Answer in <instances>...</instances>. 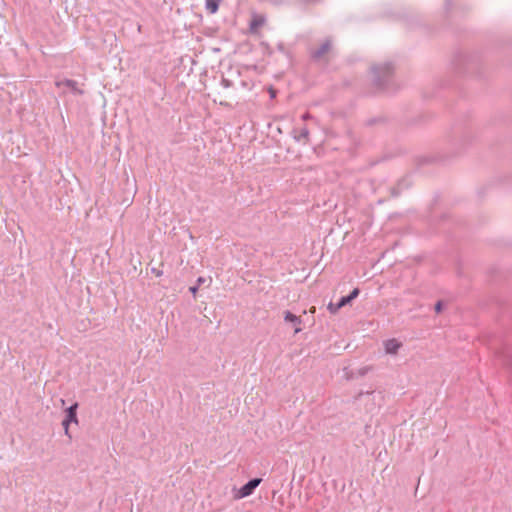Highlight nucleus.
I'll return each instance as SVG.
<instances>
[{
    "label": "nucleus",
    "mask_w": 512,
    "mask_h": 512,
    "mask_svg": "<svg viewBox=\"0 0 512 512\" xmlns=\"http://www.w3.org/2000/svg\"><path fill=\"white\" fill-rule=\"evenodd\" d=\"M261 483L260 478L252 479L243 487L234 491L233 498L236 500L250 496L256 487Z\"/></svg>",
    "instance_id": "nucleus-1"
},
{
    "label": "nucleus",
    "mask_w": 512,
    "mask_h": 512,
    "mask_svg": "<svg viewBox=\"0 0 512 512\" xmlns=\"http://www.w3.org/2000/svg\"><path fill=\"white\" fill-rule=\"evenodd\" d=\"M269 92H270V95H271V97H272V98H273V97H275V91H274V89L270 88V89H269Z\"/></svg>",
    "instance_id": "nucleus-11"
},
{
    "label": "nucleus",
    "mask_w": 512,
    "mask_h": 512,
    "mask_svg": "<svg viewBox=\"0 0 512 512\" xmlns=\"http://www.w3.org/2000/svg\"><path fill=\"white\" fill-rule=\"evenodd\" d=\"M77 408H78V404L77 403H75L71 407H69L66 410V417H65V419L62 422V426L64 428V432H65V434L69 438H71V435L69 433V425H70V423L78 424V419H77V415H76Z\"/></svg>",
    "instance_id": "nucleus-2"
},
{
    "label": "nucleus",
    "mask_w": 512,
    "mask_h": 512,
    "mask_svg": "<svg viewBox=\"0 0 512 512\" xmlns=\"http://www.w3.org/2000/svg\"><path fill=\"white\" fill-rule=\"evenodd\" d=\"M436 309H437V311L440 310V304H437Z\"/></svg>",
    "instance_id": "nucleus-14"
},
{
    "label": "nucleus",
    "mask_w": 512,
    "mask_h": 512,
    "mask_svg": "<svg viewBox=\"0 0 512 512\" xmlns=\"http://www.w3.org/2000/svg\"><path fill=\"white\" fill-rule=\"evenodd\" d=\"M350 301L351 300L349 299V297H347V296L342 297L341 300L339 301V303L336 306H334L333 304H329L328 309L332 313H336L340 308H342L343 306L348 304Z\"/></svg>",
    "instance_id": "nucleus-6"
},
{
    "label": "nucleus",
    "mask_w": 512,
    "mask_h": 512,
    "mask_svg": "<svg viewBox=\"0 0 512 512\" xmlns=\"http://www.w3.org/2000/svg\"><path fill=\"white\" fill-rule=\"evenodd\" d=\"M264 18L262 16H255L250 24V30L255 33L257 32L258 28L261 27L264 24Z\"/></svg>",
    "instance_id": "nucleus-5"
},
{
    "label": "nucleus",
    "mask_w": 512,
    "mask_h": 512,
    "mask_svg": "<svg viewBox=\"0 0 512 512\" xmlns=\"http://www.w3.org/2000/svg\"><path fill=\"white\" fill-rule=\"evenodd\" d=\"M359 294V289L355 288L351 293L350 295H348L347 297H349V299L352 301L354 298H356Z\"/></svg>",
    "instance_id": "nucleus-9"
},
{
    "label": "nucleus",
    "mask_w": 512,
    "mask_h": 512,
    "mask_svg": "<svg viewBox=\"0 0 512 512\" xmlns=\"http://www.w3.org/2000/svg\"><path fill=\"white\" fill-rule=\"evenodd\" d=\"M284 319L286 322H290L296 325L295 333H299L302 330L300 327L302 320L299 316L292 314L290 311H286L284 314Z\"/></svg>",
    "instance_id": "nucleus-4"
},
{
    "label": "nucleus",
    "mask_w": 512,
    "mask_h": 512,
    "mask_svg": "<svg viewBox=\"0 0 512 512\" xmlns=\"http://www.w3.org/2000/svg\"><path fill=\"white\" fill-rule=\"evenodd\" d=\"M197 290H198V289H197V287H190V291H191V293H192L194 296L196 295Z\"/></svg>",
    "instance_id": "nucleus-10"
},
{
    "label": "nucleus",
    "mask_w": 512,
    "mask_h": 512,
    "mask_svg": "<svg viewBox=\"0 0 512 512\" xmlns=\"http://www.w3.org/2000/svg\"><path fill=\"white\" fill-rule=\"evenodd\" d=\"M310 312H311V313H314V312H315V307H311V308H310Z\"/></svg>",
    "instance_id": "nucleus-13"
},
{
    "label": "nucleus",
    "mask_w": 512,
    "mask_h": 512,
    "mask_svg": "<svg viewBox=\"0 0 512 512\" xmlns=\"http://www.w3.org/2000/svg\"><path fill=\"white\" fill-rule=\"evenodd\" d=\"M219 7V0H206V8L210 13H215Z\"/></svg>",
    "instance_id": "nucleus-7"
},
{
    "label": "nucleus",
    "mask_w": 512,
    "mask_h": 512,
    "mask_svg": "<svg viewBox=\"0 0 512 512\" xmlns=\"http://www.w3.org/2000/svg\"><path fill=\"white\" fill-rule=\"evenodd\" d=\"M56 85L59 87L61 85H65L67 86L68 88L72 89L73 91H77V83L75 81H72V80H65L63 82H56Z\"/></svg>",
    "instance_id": "nucleus-8"
},
{
    "label": "nucleus",
    "mask_w": 512,
    "mask_h": 512,
    "mask_svg": "<svg viewBox=\"0 0 512 512\" xmlns=\"http://www.w3.org/2000/svg\"><path fill=\"white\" fill-rule=\"evenodd\" d=\"M197 282H198V284H201L204 282V279L202 277H200V278H198Z\"/></svg>",
    "instance_id": "nucleus-12"
},
{
    "label": "nucleus",
    "mask_w": 512,
    "mask_h": 512,
    "mask_svg": "<svg viewBox=\"0 0 512 512\" xmlns=\"http://www.w3.org/2000/svg\"><path fill=\"white\" fill-rule=\"evenodd\" d=\"M385 352L387 354L396 355L401 348L402 343L395 338L388 339L383 343Z\"/></svg>",
    "instance_id": "nucleus-3"
}]
</instances>
